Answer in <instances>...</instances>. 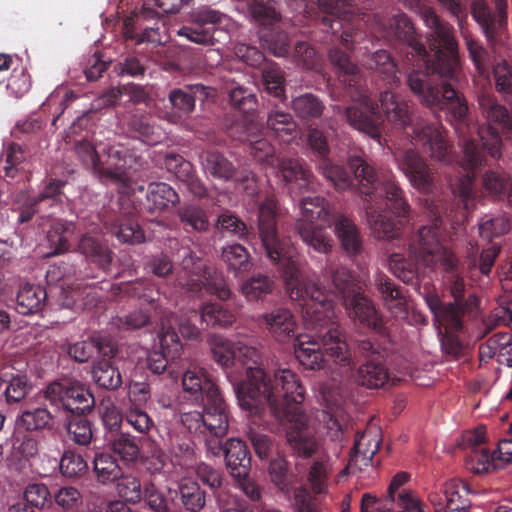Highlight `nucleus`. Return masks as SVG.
I'll use <instances>...</instances> for the list:
<instances>
[{
  "mask_svg": "<svg viewBox=\"0 0 512 512\" xmlns=\"http://www.w3.org/2000/svg\"><path fill=\"white\" fill-rule=\"evenodd\" d=\"M278 214L274 197L262 201L258 208V234L265 255L280 266L289 297L299 303L305 325L311 330V333L295 337L294 354L306 369L323 368L324 352L342 367L350 368L351 354L335 321L334 303L330 295L339 297L349 316L364 327L381 332L382 318L346 267L329 260L326 262L322 282L328 293L305 278L290 241L279 235Z\"/></svg>",
  "mask_w": 512,
  "mask_h": 512,
  "instance_id": "nucleus-1",
  "label": "nucleus"
},
{
  "mask_svg": "<svg viewBox=\"0 0 512 512\" xmlns=\"http://www.w3.org/2000/svg\"><path fill=\"white\" fill-rule=\"evenodd\" d=\"M209 345L214 360L223 368L241 367L246 378L233 381V389L239 406L254 414L266 409L286 430V439L294 455L309 458L317 450V442L308 427L304 412L305 388L298 375L287 368L273 374L260 367V353L252 346L212 335Z\"/></svg>",
  "mask_w": 512,
  "mask_h": 512,
  "instance_id": "nucleus-2",
  "label": "nucleus"
},
{
  "mask_svg": "<svg viewBox=\"0 0 512 512\" xmlns=\"http://www.w3.org/2000/svg\"><path fill=\"white\" fill-rule=\"evenodd\" d=\"M423 18L431 30L427 40L433 52V63L424 70L411 71L407 84L424 106L444 111L446 119L463 138V155L459 164L466 174L459 186V197L465 209H469L474 199V180L482 167L484 156L476 140L468 135L472 129L468 102L455 87L461 74L458 42L453 26L434 11L426 10Z\"/></svg>",
  "mask_w": 512,
  "mask_h": 512,
  "instance_id": "nucleus-3",
  "label": "nucleus"
},
{
  "mask_svg": "<svg viewBox=\"0 0 512 512\" xmlns=\"http://www.w3.org/2000/svg\"><path fill=\"white\" fill-rule=\"evenodd\" d=\"M431 224L420 227L411 238L408 256L392 253L389 256L390 271L406 284H412L428 267L440 265L450 275L449 292L454 302L444 303L436 294H427L425 302L434 319H442L451 328L460 326V317L473 313L478 307V298L474 294L465 297V282L457 271L458 260L442 243V209L430 208Z\"/></svg>",
  "mask_w": 512,
  "mask_h": 512,
  "instance_id": "nucleus-4",
  "label": "nucleus"
},
{
  "mask_svg": "<svg viewBox=\"0 0 512 512\" xmlns=\"http://www.w3.org/2000/svg\"><path fill=\"white\" fill-rule=\"evenodd\" d=\"M328 57L346 95L354 102L344 110L347 123L353 129L380 142L383 118L377 101L369 94L361 70L338 47L331 48Z\"/></svg>",
  "mask_w": 512,
  "mask_h": 512,
  "instance_id": "nucleus-5",
  "label": "nucleus"
},
{
  "mask_svg": "<svg viewBox=\"0 0 512 512\" xmlns=\"http://www.w3.org/2000/svg\"><path fill=\"white\" fill-rule=\"evenodd\" d=\"M182 385L185 392L202 403V411L181 413L183 426L199 436L209 432L215 436H225L229 428L228 406L207 371L201 368L188 369L182 376Z\"/></svg>",
  "mask_w": 512,
  "mask_h": 512,
  "instance_id": "nucleus-6",
  "label": "nucleus"
},
{
  "mask_svg": "<svg viewBox=\"0 0 512 512\" xmlns=\"http://www.w3.org/2000/svg\"><path fill=\"white\" fill-rule=\"evenodd\" d=\"M365 196L367 221L382 239L400 236L403 227L411 220V206L394 175L379 178L376 174L375 189Z\"/></svg>",
  "mask_w": 512,
  "mask_h": 512,
  "instance_id": "nucleus-7",
  "label": "nucleus"
},
{
  "mask_svg": "<svg viewBox=\"0 0 512 512\" xmlns=\"http://www.w3.org/2000/svg\"><path fill=\"white\" fill-rule=\"evenodd\" d=\"M43 396L62 415L69 439L79 446H88L93 431L87 415L95 407L89 388L79 381H54L44 389Z\"/></svg>",
  "mask_w": 512,
  "mask_h": 512,
  "instance_id": "nucleus-8",
  "label": "nucleus"
},
{
  "mask_svg": "<svg viewBox=\"0 0 512 512\" xmlns=\"http://www.w3.org/2000/svg\"><path fill=\"white\" fill-rule=\"evenodd\" d=\"M385 87L380 92L379 101L389 122L403 130L410 128L409 135L420 143L432 160L448 164L453 160V145L441 125L428 123L414 115L407 101Z\"/></svg>",
  "mask_w": 512,
  "mask_h": 512,
  "instance_id": "nucleus-9",
  "label": "nucleus"
},
{
  "mask_svg": "<svg viewBox=\"0 0 512 512\" xmlns=\"http://www.w3.org/2000/svg\"><path fill=\"white\" fill-rule=\"evenodd\" d=\"M98 140L94 138H83L77 140L74 144V151L83 165L89 169L99 171L105 181L118 184L119 192L128 194L130 192V184L132 174L144 168L146 161L143 157L134 154L132 151L124 148L122 145L111 146L107 150L109 159L117 160L112 169L99 167V154L96 150Z\"/></svg>",
  "mask_w": 512,
  "mask_h": 512,
  "instance_id": "nucleus-10",
  "label": "nucleus"
},
{
  "mask_svg": "<svg viewBox=\"0 0 512 512\" xmlns=\"http://www.w3.org/2000/svg\"><path fill=\"white\" fill-rule=\"evenodd\" d=\"M477 102L481 115L487 122V127H478L472 124V129L477 132V137L474 139L484 156L483 167L487 165L486 152L493 159L501 157V136H512V116L508 109L497 101L490 90L483 89L478 92Z\"/></svg>",
  "mask_w": 512,
  "mask_h": 512,
  "instance_id": "nucleus-11",
  "label": "nucleus"
},
{
  "mask_svg": "<svg viewBox=\"0 0 512 512\" xmlns=\"http://www.w3.org/2000/svg\"><path fill=\"white\" fill-rule=\"evenodd\" d=\"M301 218L296 222V230L301 239L316 252L327 254L332 249V239L325 227L330 226L336 214H332L325 198L304 197L300 201Z\"/></svg>",
  "mask_w": 512,
  "mask_h": 512,
  "instance_id": "nucleus-12",
  "label": "nucleus"
},
{
  "mask_svg": "<svg viewBox=\"0 0 512 512\" xmlns=\"http://www.w3.org/2000/svg\"><path fill=\"white\" fill-rule=\"evenodd\" d=\"M347 171L342 165L334 163L330 158L318 161L317 169L338 191H345L354 186L361 195H370L375 189L376 171L360 156L348 159Z\"/></svg>",
  "mask_w": 512,
  "mask_h": 512,
  "instance_id": "nucleus-13",
  "label": "nucleus"
},
{
  "mask_svg": "<svg viewBox=\"0 0 512 512\" xmlns=\"http://www.w3.org/2000/svg\"><path fill=\"white\" fill-rule=\"evenodd\" d=\"M381 35L386 38H394L406 49V61L419 69L428 67L433 63L429 51L417 34L413 23L404 13H398L385 21H379Z\"/></svg>",
  "mask_w": 512,
  "mask_h": 512,
  "instance_id": "nucleus-14",
  "label": "nucleus"
},
{
  "mask_svg": "<svg viewBox=\"0 0 512 512\" xmlns=\"http://www.w3.org/2000/svg\"><path fill=\"white\" fill-rule=\"evenodd\" d=\"M320 12L319 27L326 33L339 35L343 46L350 49L360 39L358 26L347 19L352 14L353 6L350 0H317Z\"/></svg>",
  "mask_w": 512,
  "mask_h": 512,
  "instance_id": "nucleus-15",
  "label": "nucleus"
},
{
  "mask_svg": "<svg viewBox=\"0 0 512 512\" xmlns=\"http://www.w3.org/2000/svg\"><path fill=\"white\" fill-rule=\"evenodd\" d=\"M355 353L363 358V363L357 370V382L369 389L384 386L389 379L386 349L369 339H361L357 341Z\"/></svg>",
  "mask_w": 512,
  "mask_h": 512,
  "instance_id": "nucleus-16",
  "label": "nucleus"
},
{
  "mask_svg": "<svg viewBox=\"0 0 512 512\" xmlns=\"http://www.w3.org/2000/svg\"><path fill=\"white\" fill-rule=\"evenodd\" d=\"M215 88L203 83L185 84L181 88H174L168 94V100L175 110L168 113L166 119L173 124L181 122L182 116H189L195 110L196 101L201 103L213 100L216 97Z\"/></svg>",
  "mask_w": 512,
  "mask_h": 512,
  "instance_id": "nucleus-17",
  "label": "nucleus"
},
{
  "mask_svg": "<svg viewBox=\"0 0 512 512\" xmlns=\"http://www.w3.org/2000/svg\"><path fill=\"white\" fill-rule=\"evenodd\" d=\"M471 16L490 47L494 48L504 43L508 33V15L493 10L486 0H473Z\"/></svg>",
  "mask_w": 512,
  "mask_h": 512,
  "instance_id": "nucleus-18",
  "label": "nucleus"
},
{
  "mask_svg": "<svg viewBox=\"0 0 512 512\" xmlns=\"http://www.w3.org/2000/svg\"><path fill=\"white\" fill-rule=\"evenodd\" d=\"M399 169L408 178L410 184L420 192L428 193L434 182V174L426 159L413 148L394 154Z\"/></svg>",
  "mask_w": 512,
  "mask_h": 512,
  "instance_id": "nucleus-19",
  "label": "nucleus"
},
{
  "mask_svg": "<svg viewBox=\"0 0 512 512\" xmlns=\"http://www.w3.org/2000/svg\"><path fill=\"white\" fill-rule=\"evenodd\" d=\"M175 317L166 318L162 329H159L158 339L161 351H152L146 359L147 368L155 375L167 370L169 359L174 360L181 355L182 344L179 336L172 330L171 323Z\"/></svg>",
  "mask_w": 512,
  "mask_h": 512,
  "instance_id": "nucleus-20",
  "label": "nucleus"
},
{
  "mask_svg": "<svg viewBox=\"0 0 512 512\" xmlns=\"http://www.w3.org/2000/svg\"><path fill=\"white\" fill-rule=\"evenodd\" d=\"M377 294L384 307L394 317H405L408 313L406 290L383 272L374 277Z\"/></svg>",
  "mask_w": 512,
  "mask_h": 512,
  "instance_id": "nucleus-21",
  "label": "nucleus"
},
{
  "mask_svg": "<svg viewBox=\"0 0 512 512\" xmlns=\"http://www.w3.org/2000/svg\"><path fill=\"white\" fill-rule=\"evenodd\" d=\"M380 448L378 434L371 430L357 432L347 466L342 474L356 473L372 464L373 456Z\"/></svg>",
  "mask_w": 512,
  "mask_h": 512,
  "instance_id": "nucleus-22",
  "label": "nucleus"
},
{
  "mask_svg": "<svg viewBox=\"0 0 512 512\" xmlns=\"http://www.w3.org/2000/svg\"><path fill=\"white\" fill-rule=\"evenodd\" d=\"M272 169L286 184L295 183L300 190H315L313 173L299 159L279 157Z\"/></svg>",
  "mask_w": 512,
  "mask_h": 512,
  "instance_id": "nucleus-23",
  "label": "nucleus"
},
{
  "mask_svg": "<svg viewBox=\"0 0 512 512\" xmlns=\"http://www.w3.org/2000/svg\"><path fill=\"white\" fill-rule=\"evenodd\" d=\"M258 324L280 342L294 337L297 327L294 315L289 309L283 307L260 315Z\"/></svg>",
  "mask_w": 512,
  "mask_h": 512,
  "instance_id": "nucleus-24",
  "label": "nucleus"
},
{
  "mask_svg": "<svg viewBox=\"0 0 512 512\" xmlns=\"http://www.w3.org/2000/svg\"><path fill=\"white\" fill-rule=\"evenodd\" d=\"M362 64L384 81L385 87L394 88L400 83L398 67L391 54L384 49L368 53L362 58Z\"/></svg>",
  "mask_w": 512,
  "mask_h": 512,
  "instance_id": "nucleus-25",
  "label": "nucleus"
},
{
  "mask_svg": "<svg viewBox=\"0 0 512 512\" xmlns=\"http://www.w3.org/2000/svg\"><path fill=\"white\" fill-rule=\"evenodd\" d=\"M331 224L334 225L335 235L343 251L349 257L360 255L363 250V239L353 220L343 214H336Z\"/></svg>",
  "mask_w": 512,
  "mask_h": 512,
  "instance_id": "nucleus-26",
  "label": "nucleus"
},
{
  "mask_svg": "<svg viewBox=\"0 0 512 512\" xmlns=\"http://www.w3.org/2000/svg\"><path fill=\"white\" fill-rule=\"evenodd\" d=\"M224 458L233 478L241 479L249 476L251 457L244 441L236 438L228 439L225 442Z\"/></svg>",
  "mask_w": 512,
  "mask_h": 512,
  "instance_id": "nucleus-27",
  "label": "nucleus"
},
{
  "mask_svg": "<svg viewBox=\"0 0 512 512\" xmlns=\"http://www.w3.org/2000/svg\"><path fill=\"white\" fill-rule=\"evenodd\" d=\"M179 201L178 193L169 184L152 182L147 187L146 200L141 210L155 214L175 206Z\"/></svg>",
  "mask_w": 512,
  "mask_h": 512,
  "instance_id": "nucleus-28",
  "label": "nucleus"
},
{
  "mask_svg": "<svg viewBox=\"0 0 512 512\" xmlns=\"http://www.w3.org/2000/svg\"><path fill=\"white\" fill-rule=\"evenodd\" d=\"M112 295L118 297L136 298L145 303L154 305L160 299V292L154 288V285L149 279H136L129 282H121L114 284L111 287Z\"/></svg>",
  "mask_w": 512,
  "mask_h": 512,
  "instance_id": "nucleus-29",
  "label": "nucleus"
},
{
  "mask_svg": "<svg viewBox=\"0 0 512 512\" xmlns=\"http://www.w3.org/2000/svg\"><path fill=\"white\" fill-rule=\"evenodd\" d=\"M76 225L72 221L55 219L47 230L46 241L49 252L46 257H53L68 252L71 248L69 239L75 235Z\"/></svg>",
  "mask_w": 512,
  "mask_h": 512,
  "instance_id": "nucleus-30",
  "label": "nucleus"
},
{
  "mask_svg": "<svg viewBox=\"0 0 512 512\" xmlns=\"http://www.w3.org/2000/svg\"><path fill=\"white\" fill-rule=\"evenodd\" d=\"M61 350L78 363L87 362L95 352L103 356H113L114 348L109 341L104 339H88L74 343L66 342L61 345Z\"/></svg>",
  "mask_w": 512,
  "mask_h": 512,
  "instance_id": "nucleus-31",
  "label": "nucleus"
},
{
  "mask_svg": "<svg viewBox=\"0 0 512 512\" xmlns=\"http://www.w3.org/2000/svg\"><path fill=\"white\" fill-rule=\"evenodd\" d=\"M77 250L99 269L109 270L113 259L112 251L99 237L88 233L82 235L78 241Z\"/></svg>",
  "mask_w": 512,
  "mask_h": 512,
  "instance_id": "nucleus-32",
  "label": "nucleus"
},
{
  "mask_svg": "<svg viewBox=\"0 0 512 512\" xmlns=\"http://www.w3.org/2000/svg\"><path fill=\"white\" fill-rule=\"evenodd\" d=\"M182 269L188 274L185 283L179 280V284L186 286L189 292L194 294L200 292L205 286L203 278L205 277L204 263L202 259L189 248H183L179 251Z\"/></svg>",
  "mask_w": 512,
  "mask_h": 512,
  "instance_id": "nucleus-33",
  "label": "nucleus"
},
{
  "mask_svg": "<svg viewBox=\"0 0 512 512\" xmlns=\"http://www.w3.org/2000/svg\"><path fill=\"white\" fill-rule=\"evenodd\" d=\"M47 300V292L41 285L24 284L16 296V310L22 315L37 314L42 311Z\"/></svg>",
  "mask_w": 512,
  "mask_h": 512,
  "instance_id": "nucleus-34",
  "label": "nucleus"
},
{
  "mask_svg": "<svg viewBox=\"0 0 512 512\" xmlns=\"http://www.w3.org/2000/svg\"><path fill=\"white\" fill-rule=\"evenodd\" d=\"M205 173L213 178L229 181L236 173L234 164L222 153L216 150L207 151L202 157Z\"/></svg>",
  "mask_w": 512,
  "mask_h": 512,
  "instance_id": "nucleus-35",
  "label": "nucleus"
},
{
  "mask_svg": "<svg viewBox=\"0 0 512 512\" xmlns=\"http://www.w3.org/2000/svg\"><path fill=\"white\" fill-rule=\"evenodd\" d=\"M190 19L193 23L203 27L212 28L213 34L217 30H226L232 25L231 18L209 5H202L192 10Z\"/></svg>",
  "mask_w": 512,
  "mask_h": 512,
  "instance_id": "nucleus-36",
  "label": "nucleus"
},
{
  "mask_svg": "<svg viewBox=\"0 0 512 512\" xmlns=\"http://www.w3.org/2000/svg\"><path fill=\"white\" fill-rule=\"evenodd\" d=\"M176 496L185 511H201L206 505V493L196 481H182L176 491Z\"/></svg>",
  "mask_w": 512,
  "mask_h": 512,
  "instance_id": "nucleus-37",
  "label": "nucleus"
},
{
  "mask_svg": "<svg viewBox=\"0 0 512 512\" xmlns=\"http://www.w3.org/2000/svg\"><path fill=\"white\" fill-rule=\"evenodd\" d=\"M53 415L44 407H37L34 409H27L16 419V425L28 432L42 431L51 429L53 426Z\"/></svg>",
  "mask_w": 512,
  "mask_h": 512,
  "instance_id": "nucleus-38",
  "label": "nucleus"
},
{
  "mask_svg": "<svg viewBox=\"0 0 512 512\" xmlns=\"http://www.w3.org/2000/svg\"><path fill=\"white\" fill-rule=\"evenodd\" d=\"M1 385H4V398L8 405L17 404L24 400L32 390L27 375L25 374H4Z\"/></svg>",
  "mask_w": 512,
  "mask_h": 512,
  "instance_id": "nucleus-39",
  "label": "nucleus"
},
{
  "mask_svg": "<svg viewBox=\"0 0 512 512\" xmlns=\"http://www.w3.org/2000/svg\"><path fill=\"white\" fill-rule=\"evenodd\" d=\"M216 228L224 236L236 237L248 243H252V240L256 239L255 234L248 229L247 225L229 211L218 216Z\"/></svg>",
  "mask_w": 512,
  "mask_h": 512,
  "instance_id": "nucleus-40",
  "label": "nucleus"
},
{
  "mask_svg": "<svg viewBox=\"0 0 512 512\" xmlns=\"http://www.w3.org/2000/svg\"><path fill=\"white\" fill-rule=\"evenodd\" d=\"M259 39L264 49L274 56L284 57L289 54L290 44L287 34L273 25L261 27Z\"/></svg>",
  "mask_w": 512,
  "mask_h": 512,
  "instance_id": "nucleus-41",
  "label": "nucleus"
},
{
  "mask_svg": "<svg viewBox=\"0 0 512 512\" xmlns=\"http://www.w3.org/2000/svg\"><path fill=\"white\" fill-rule=\"evenodd\" d=\"M93 471L102 484L113 483L122 476V469L114 456L109 453H96L93 459Z\"/></svg>",
  "mask_w": 512,
  "mask_h": 512,
  "instance_id": "nucleus-42",
  "label": "nucleus"
},
{
  "mask_svg": "<svg viewBox=\"0 0 512 512\" xmlns=\"http://www.w3.org/2000/svg\"><path fill=\"white\" fill-rule=\"evenodd\" d=\"M275 283L271 277L257 273L241 284V293L249 302L263 300L274 290Z\"/></svg>",
  "mask_w": 512,
  "mask_h": 512,
  "instance_id": "nucleus-43",
  "label": "nucleus"
},
{
  "mask_svg": "<svg viewBox=\"0 0 512 512\" xmlns=\"http://www.w3.org/2000/svg\"><path fill=\"white\" fill-rule=\"evenodd\" d=\"M221 258L230 272L237 277L239 274L249 271L251 267L250 254L247 249L239 244H231L222 248Z\"/></svg>",
  "mask_w": 512,
  "mask_h": 512,
  "instance_id": "nucleus-44",
  "label": "nucleus"
},
{
  "mask_svg": "<svg viewBox=\"0 0 512 512\" xmlns=\"http://www.w3.org/2000/svg\"><path fill=\"white\" fill-rule=\"evenodd\" d=\"M445 497V512H468L470 501L466 497L465 485L457 480H451L443 485Z\"/></svg>",
  "mask_w": 512,
  "mask_h": 512,
  "instance_id": "nucleus-45",
  "label": "nucleus"
},
{
  "mask_svg": "<svg viewBox=\"0 0 512 512\" xmlns=\"http://www.w3.org/2000/svg\"><path fill=\"white\" fill-rule=\"evenodd\" d=\"M484 188L500 200H509L512 192L510 176L503 170H489L483 176Z\"/></svg>",
  "mask_w": 512,
  "mask_h": 512,
  "instance_id": "nucleus-46",
  "label": "nucleus"
},
{
  "mask_svg": "<svg viewBox=\"0 0 512 512\" xmlns=\"http://www.w3.org/2000/svg\"><path fill=\"white\" fill-rule=\"evenodd\" d=\"M439 324V337L442 351L454 358H458L463 351V344L458 337V333L463 328V317H460V326L458 328L449 327L442 319H434Z\"/></svg>",
  "mask_w": 512,
  "mask_h": 512,
  "instance_id": "nucleus-47",
  "label": "nucleus"
},
{
  "mask_svg": "<svg viewBox=\"0 0 512 512\" xmlns=\"http://www.w3.org/2000/svg\"><path fill=\"white\" fill-rule=\"evenodd\" d=\"M108 442L111 450L125 463H134L140 455L135 437L128 433L112 435Z\"/></svg>",
  "mask_w": 512,
  "mask_h": 512,
  "instance_id": "nucleus-48",
  "label": "nucleus"
},
{
  "mask_svg": "<svg viewBox=\"0 0 512 512\" xmlns=\"http://www.w3.org/2000/svg\"><path fill=\"white\" fill-rule=\"evenodd\" d=\"M267 127L283 141H289L297 132V123L293 116L280 110H274L268 114Z\"/></svg>",
  "mask_w": 512,
  "mask_h": 512,
  "instance_id": "nucleus-49",
  "label": "nucleus"
},
{
  "mask_svg": "<svg viewBox=\"0 0 512 512\" xmlns=\"http://www.w3.org/2000/svg\"><path fill=\"white\" fill-rule=\"evenodd\" d=\"M247 8L252 19L262 27L271 26L280 19L274 0H247Z\"/></svg>",
  "mask_w": 512,
  "mask_h": 512,
  "instance_id": "nucleus-50",
  "label": "nucleus"
},
{
  "mask_svg": "<svg viewBox=\"0 0 512 512\" xmlns=\"http://www.w3.org/2000/svg\"><path fill=\"white\" fill-rule=\"evenodd\" d=\"M12 455L19 458H31L38 454L39 442L28 431L16 427L11 438Z\"/></svg>",
  "mask_w": 512,
  "mask_h": 512,
  "instance_id": "nucleus-51",
  "label": "nucleus"
},
{
  "mask_svg": "<svg viewBox=\"0 0 512 512\" xmlns=\"http://www.w3.org/2000/svg\"><path fill=\"white\" fill-rule=\"evenodd\" d=\"M178 216L186 231L204 232L209 227L206 211L199 205H184L178 210Z\"/></svg>",
  "mask_w": 512,
  "mask_h": 512,
  "instance_id": "nucleus-52",
  "label": "nucleus"
},
{
  "mask_svg": "<svg viewBox=\"0 0 512 512\" xmlns=\"http://www.w3.org/2000/svg\"><path fill=\"white\" fill-rule=\"evenodd\" d=\"M111 232L123 243L140 244L145 241L144 231L132 217L117 219Z\"/></svg>",
  "mask_w": 512,
  "mask_h": 512,
  "instance_id": "nucleus-53",
  "label": "nucleus"
},
{
  "mask_svg": "<svg viewBox=\"0 0 512 512\" xmlns=\"http://www.w3.org/2000/svg\"><path fill=\"white\" fill-rule=\"evenodd\" d=\"M201 319L208 326L227 328L236 321V316L220 303H206L201 309Z\"/></svg>",
  "mask_w": 512,
  "mask_h": 512,
  "instance_id": "nucleus-54",
  "label": "nucleus"
},
{
  "mask_svg": "<svg viewBox=\"0 0 512 512\" xmlns=\"http://www.w3.org/2000/svg\"><path fill=\"white\" fill-rule=\"evenodd\" d=\"M262 81L268 94L281 100L285 98L284 72L277 64H265L262 70Z\"/></svg>",
  "mask_w": 512,
  "mask_h": 512,
  "instance_id": "nucleus-55",
  "label": "nucleus"
},
{
  "mask_svg": "<svg viewBox=\"0 0 512 512\" xmlns=\"http://www.w3.org/2000/svg\"><path fill=\"white\" fill-rule=\"evenodd\" d=\"M94 381L102 388L115 390L122 384L121 374L109 361L98 362L92 371Z\"/></svg>",
  "mask_w": 512,
  "mask_h": 512,
  "instance_id": "nucleus-56",
  "label": "nucleus"
},
{
  "mask_svg": "<svg viewBox=\"0 0 512 512\" xmlns=\"http://www.w3.org/2000/svg\"><path fill=\"white\" fill-rule=\"evenodd\" d=\"M116 481V490L121 499L132 505L141 502L143 486L138 477L132 474L124 475L122 473V476Z\"/></svg>",
  "mask_w": 512,
  "mask_h": 512,
  "instance_id": "nucleus-57",
  "label": "nucleus"
},
{
  "mask_svg": "<svg viewBox=\"0 0 512 512\" xmlns=\"http://www.w3.org/2000/svg\"><path fill=\"white\" fill-rule=\"evenodd\" d=\"M127 131L129 135L136 139H141L147 143H156V128L146 115L134 114L127 122Z\"/></svg>",
  "mask_w": 512,
  "mask_h": 512,
  "instance_id": "nucleus-58",
  "label": "nucleus"
},
{
  "mask_svg": "<svg viewBox=\"0 0 512 512\" xmlns=\"http://www.w3.org/2000/svg\"><path fill=\"white\" fill-rule=\"evenodd\" d=\"M292 108L301 118H318L323 113L324 105L317 96L307 93L294 98Z\"/></svg>",
  "mask_w": 512,
  "mask_h": 512,
  "instance_id": "nucleus-59",
  "label": "nucleus"
},
{
  "mask_svg": "<svg viewBox=\"0 0 512 512\" xmlns=\"http://www.w3.org/2000/svg\"><path fill=\"white\" fill-rule=\"evenodd\" d=\"M125 422L137 433L146 435L154 428V421L137 403H130L124 413Z\"/></svg>",
  "mask_w": 512,
  "mask_h": 512,
  "instance_id": "nucleus-60",
  "label": "nucleus"
},
{
  "mask_svg": "<svg viewBox=\"0 0 512 512\" xmlns=\"http://www.w3.org/2000/svg\"><path fill=\"white\" fill-rule=\"evenodd\" d=\"M249 153L256 161L271 168L274 167L279 158L275 155L272 144L267 139L261 138L260 135L249 142Z\"/></svg>",
  "mask_w": 512,
  "mask_h": 512,
  "instance_id": "nucleus-61",
  "label": "nucleus"
},
{
  "mask_svg": "<svg viewBox=\"0 0 512 512\" xmlns=\"http://www.w3.org/2000/svg\"><path fill=\"white\" fill-rule=\"evenodd\" d=\"M177 34L199 45L212 46L215 44L212 28L197 25L192 21L189 25L181 27Z\"/></svg>",
  "mask_w": 512,
  "mask_h": 512,
  "instance_id": "nucleus-62",
  "label": "nucleus"
},
{
  "mask_svg": "<svg viewBox=\"0 0 512 512\" xmlns=\"http://www.w3.org/2000/svg\"><path fill=\"white\" fill-rule=\"evenodd\" d=\"M60 471L65 477H81L88 471L84 458L73 451H65L60 460Z\"/></svg>",
  "mask_w": 512,
  "mask_h": 512,
  "instance_id": "nucleus-63",
  "label": "nucleus"
},
{
  "mask_svg": "<svg viewBox=\"0 0 512 512\" xmlns=\"http://www.w3.org/2000/svg\"><path fill=\"white\" fill-rule=\"evenodd\" d=\"M493 76L497 92L504 95L505 100L512 98V68L505 61L496 63L493 67Z\"/></svg>",
  "mask_w": 512,
  "mask_h": 512,
  "instance_id": "nucleus-64",
  "label": "nucleus"
}]
</instances>
